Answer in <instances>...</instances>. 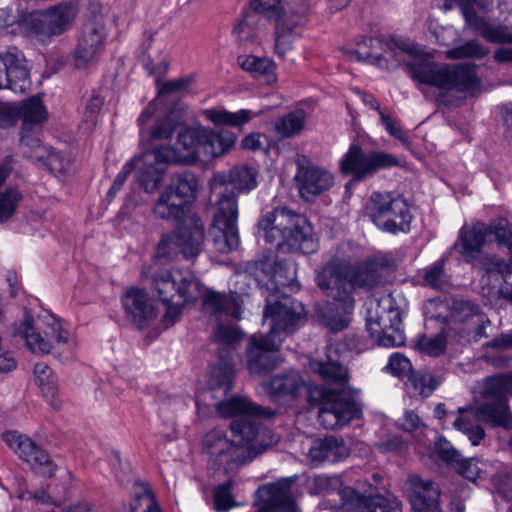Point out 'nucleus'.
I'll return each mask as SVG.
<instances>
[{
  "instance_id": "1",
  "label": "nucleus",
  "mask_w": 512,
  "mask_h": 512,
  "mask_svg": "<svg viewBox=\"0 0 512 512\" xmlns=\"http://www.w3.org/2000/svg\"><path fill=\"white\" fill-rule=\"evenodd\" d=\"M216 409L223 417L240 416L230 424L232 439H227L224 432L219 429L208 432L204 437V449L209 455V462L216 469L230 472L252 459L258 448H266L277 443L278 437L274 435L265 442L264 438L271 432L260 428L258 422L250 418L269 419L275 415V411L240 396L218 403Z\"/></svg>"
},
{
  "instance_id": "2",
  "label": "nucleus",
  "mask_w": 512,
  "mask_h": 512,
  "mask_svg": "<svg viewBox=\"0 0 512 512\" xmlns=\"http://www.w3.org/2000/svg\"><path fill=\"white\" fill-rule=\"evenodd\" d=\"M151 269L143 267L142 276L151 278L153 290L167 305L163 316V323L167 327L179 319L184 305L196 301L200 296L207 312L213 315L225 314L235 319L240 317L241 306L235 294H222L213 290H205L202 293L201 283L190 271L179 269L151 271Z\"/></svg>"
},
{
  "instance_id": "3",
  "label": "nucleus",
  "mask_w": 512,
  "mask_h": 512,
  "mask_svg": "<svg viewBox=\"0 0 512 512\" xmlns=\"http://www.w3.org/2000/svg\"><path fill=\"white\" fill-rule=\"evenodd\" d=\"M318 287L332 298L320 310L323 325L332 332L345 329L354 309L355 289L371 290L384 283L380 271L368 263L352 266L341 261H330L316 275Z\"/></svg>"
},
{
  "instance_id": "4",
  "label": "nucleus",
  "mask_w": 512,
  "mask_h": 512,
  "mask_svg": "<svg viewBox=\"0 0 512 512\" xmlns=\"http://www.w3.org/2000/svg\"><path fill=\"white\" fill-rule=\"evenodd\" d=\"M311 370L324 381L323 401L318 420L325 429L334 430L361 416L356 391L348 383L347 369L341 363L338 348L329 343L324 358L310 360Z\"/></svg>"
},
{
  "instance_id": "5",
  "label": "nucleus",
  "mask_w": 512,
  "mask_h": 512,
  "mask_svg": "<svg viewBox=\"0 0 512 512\" xmlns=\"http://www.w3.org/2000/svg\"><path fill=\"white\" fill-rule=\"evenodd\" d=\"M263 316L270 319V331L253 335L247 347V367L252 374L259 375L276 367L281 343L300 325L305 310L302 303L284 296L274 304L268 301Z\"/></svg>"
},
{
  "instance_id": "6",
  "label": "nucleus",
  "mask_w": 512,
  "mask_h": 512,
  "mask_svg": "<svg viewBox=\"0 0 512 512\" xmlns=\"http://www.w3.org/2000/svg\"><path fill=\"white\" fill-rule=\"evenodd\" d=\"M258 233L279 250L310 254L318 244L307 219L286 207L276 208L258 221Z\"/></svg>"
},
{
  "instance_id": "7",
  "label": "nucleus",
  "mask_w": 512,
  "mask_h": 512,
  "mask_svg": "<svg viewBox=\"0 0 512 512\" xmlns=\"http://www.w3.org/2000/svg\"><path fill=\"white\" fill-rule=\"evenodd\" d=\"M200 126L187 128L178 134L173 147L160 146L144 152V167L154 170L140 172V181L145 186L146 193L156 191L169 163H193L200 154Z\"/></svg>"
},
{
  "instance_id": "8",
  "label": "nucleus",
  "mask_w": 512,
  "mask_h": 512,
  "mask_svg": "<svg viewBox=\"0 0 512 512\" xmlns=\"http://www.w3.org/2000/svg\"><path fill=\"white\" fill-rule=\"evenodd\" d=\"M488 235V225L483 222H477L472 226L464 225L452 246L465 263L484 271L481 277L483 285L487 284L490 277H495V281L500 283L504 275L512 274V258L505 261L495 255L484 253L483 247Z\"/></svg>"
},
{
  "instance_id": "9",
  "label": "nucleus",
  "mask_w": 512,
  "mask_h": 512,
  "mask_svg": "<svg viewBox=\"0 0 512 512\" xmlns=\"http://www.w3.org/2000/svg\"><path fill=\"white\" fill-rule=\"evenodd\" d=\"M252 9L249 13H257L260 18L276 22L274 51L284 59L307 23V5L289 4L283 7L280 0H253Z\"/></svg>"
},
{
  "instance_id": "10",
  "label": "nucleus",
  "mask_w": 512,
  "mask_h": 512,
  "mask_svg": "<svg viewBox=\"0 0 512 512\" xmlns=\"http://www.w3.org/2000/svg\"><path fill=\"white\" fill-rule=\"evenodd\" d=\"M364 213L383 232L408 233L411 229L413 215L407 200L399 193L372 192L365 204Z\"/></svg>"
},
{
  "instance_id": "11",
  "label": "nucleus",
  "mask_w": 512,
  "mask_h": 512,
  "mask_svg": "<svg viewBox=\"0 0 512 512\" xmlns=\"http://www.w3.org/2000/svg\"><path fill=\"white\" fill-rule=\"evenodd\" d=\"M210 234L215 249L226 254L240 245L238 218L239 206L236 193L227 187L217 193L212 209Z\"/></svg>"
},
{
  "instance_id": "12",
  "label": "nucleus",
  "mask_w": 512,
  "mask_h": 512,
  "mask_svg": "<svg viewBox=\"0 0 512 512\" xmlns=\"http://www.w3.org/2000/svg\"><path fill=\"white\" fill-rule=\"evenodd\" d=\"M415 49L403 41H384L379 37L361 36L354 44L342 48L350 61L368 62L382 69H392L404 61V54H413Z\"/></svg>"
},
{
  "instance_id": "13",
  "label": "nucleus",
  "mask_w": 512,
  "mask_h": 512,
  "mask_svg": "<svg viewBox=\"0 0 512 512\" xmlns=\"http://www.w3.org/2000/svg\"><path fill=\"white\" fill-rule=\"evenodd\" d=\"M198 181L194 173L183 171L171 176L169 185L160 193L153 206L155 217L170 221L179 220L185 213V206L197 193Z\"/></svg>"
},
{
  "instance_id": "14",
  "label": "nucleus",
  "mask_w": 512,
  "mask_h": 512,
  "mask_svg": "<svg viewBox=\"0 0 512 512\" xmlns=\"http://www.w3.org/2000/svg\"><path fill=\"white\" fill-rule=\"evenodd\" d=\"M17 334L25 339L29 350L37 354H47L54 345L67 343L68 340V332L52 314H45L34 320L30 314L25 313Z\"/></svg>"
},
{
  "instance_id": "15",
  "label": "nucleus",
  "mask_w": 512,
  "mask_h": 512,
  "mask_svg": "<svg viewBox=\"0 0 512 512\" xmlns=\"http://www.w3.org/2000/svg\"><path fill=\"white\" fill-rule=\"evenodd\" d=\"M107 34L104 15L91 4L73 53L76 68H87L98 59L104 50Z\"/></svg>"
},
{
  "instance_id": "16",
  "label": "nucleus",
  "mask_w": 512,
  "mask_h": 512,
  "mask_svg": "<svg viewBox=\"0 0 512 512\" xmlns=\"http://www.w3.org/2000/svg\"><path fill=\"white\" fill-rule=\"evenodd\" d=\"M399 159L384 151L365 153L358 144L350 145L340 161L343 174L351 175L356 181L374 176L381 169L399 166Z\"/></svg>"
},
{
  "instance_id": "17",
  "label": "nucleus",
  "mask_w": 512,
  "mask_h": 512,
  "mask_svg": "<svg viewBox=\"0 0 512 512\" xmlns=\"http://www.w3.org/2000/svg\"><path fill=\"white\" fill-rule=\"evenodd\" d=\"M78 12L75 4L60 2L44 11L31 13L27 21L35 34L57 36L72 27Z\"/></svg>"
},
{
  "instance_id": "18",
  "label": "nucleus",
  "mask_w": 512,
  "mask_h": 512,
  "mask_svg": "<svg viewBox=\"0 0 512 512\" xmlns=\"http://www.w3.org/2000/svg\"><path fill=\"white\" fill-rule=\"evenodd\" d=\"M2 439L34 471L45 477L55 474L57 466L48 453L29 437L17 431H7L3 433Z\"/></svg>"
},
{
  "instance_id": "19",
  "label": "nucleus",
  "mask_w": 512,
  "mask_h": 512,
  "mask_svg": "<svg viewBox=\"0 0 512 512\" xmlns=\"http://www.w3.org/2000/svg\"><path fill=\"white\" fill-rule=\"evenodd\" d=\"M30 86L29 69L23 53L15 46L0 51V89L24 93Z\"/></svg>"
},
{
  "instance_id": "20",
  "label": "nucleus",
  "mask_w": 512,
  "mask_h": 512,
  "mask_svg": "<svg viewBox=\"0 0 512 512\" xmlns=\"http://www.w3.org/2000/svg\"><path fill=\"white\" fill-rule=\"evenodd\" d=\"M341 508L351 512H402L401 503L394 497L380 494L365 495L351 487L337 491Z\"/></svg>"
},
{
  "instance_id": "21",
  "label": "nucleus",
  "mask_w": 512,
  "mask_h": 512,
  "mask_svg": "<svg viewBox=\"0 0 512 512\" xmlns=\"http://www.w3.org/2000/svg\"><path fill=\"white\" fill-rule=\"evenodd\" d=\"M292 480L286 478L259 487L257 505L262 512H296L292 493Z\"/></svg>"
},
{
  "instance_id": "22",
  "label": "nucleus",
  "mask_w": 512,
  "mask_h": 512,
  "mask_svg": "<svg viewBox=\"0 0 512 512\" xmlns=\"http://www.w3.org/2000/svg\"><path fill=\"white\" fill-rule=\"evenodd\" d=\"M122 305L128 320L138 329L147 327L158 315L155 301L143 289L127 290L122 296Z\"/></svg>"
},
{
  "instance_id": "23",
  "label": "nucleus",
  "mask_w": 512,
  "mask_h": 512,
  "mask_svg": "<svg viewBox=\"0 0 512 512\" xmlns=\"http://www.w3.org/2000/svg\"><path fill=\"white\" fill-rule=\"evenodd\" d=\"M294 180L300 196L306 201L329 190L334 183V177L329 171L314 165H300Z\"/></svg>"
},
{
  "instance_id": "24",
  "label": "nucleus",
  "mask_w": 512,
  "mask_h": 512,
  "mask_svg": "<svg viewBox=\"0 0 512 512\" xmlns=\"http://www.w3.org/2000/svg\"><path fill=\"white\" fill-rule=\"evenodd\" d=\"M404 55H408L405 53ZM405 58V56H403ZM404 63V71L417 84L418 89L425 92L423 86L436 87L443 90L445 64H439L429 59L415 58Z\"/></svg>"
},
{
  "instance_id": "25",
  "label": "nucleus",
  "mask_w": 512,
  "mask_h": 512,
  "mask_svg": "<svg viewBox=\"0 0 512 512\" xmlns=\"http://www.w3.org/2000/svg\"><path fill=\"white\" fill-rule=\"evenodd\" d=\"M140 135L145 133L151 140H164L171 137L176 128V123L169 114L158 112L157 102L154 100L148 104L138 118Z\"/></svg>"
},
{
  "instance_id": "26",
  "label": "nucleus",
  "mask_w": 512,
  "mask_h": 512,
  "mask_svg": "<svg viewBox=\"0 0 512 512\" xmlns=\"http://www.w3.org/2000/svg\"><path fill=\"white\" fill-rule=\"evenodd\" d=\"M408 483L409 500L414 512H442L439 504L440 489L434 482L412 475Z\"/></svg>"
},
{
  "instance_id": "27",
  "label": "nucleus",
  "mask_w": 512,
  "mask_h": 512,
  "mask_svg": "<svg viewBox=\"0 0 512 512\" xmlns=\"http://www.w3.org/2000/svg\"><path fill=\"white\" fill-rule=\"evenodd\" d=\"M19 111V119H22L21 143L33 149L40 150V140L30 135L35 125H39L46 119V111L38 96H32L21 104H16Z\"/></svg>"
},
{
  "instance_id": "28",
  "label": "nucleus",
  "mask_w": 512,
  "mask_h": 512,
  "mask_svg": "<svg viewBox=\"0 0 512 512\" xmlns=\"http://www.w3.org/2000/svg\"><path fill=\"white\" fill-rule=\"evenodd\" d=\"M480 79L474 64L446 65L442 91H458L473 95L480 89Z\"/></svg>"
},
{
  "instance_id": "29",
  "label": "nucleus",
  "mask_w": 512,
  "mask_h": 512,
  "mask_svg": "<svg viewBox=\"0 0 512 512\" xmlns=\"http://www.w3.org/2000/svg\"><path fill=\"white\" fill-rule=\"evenodd\" d=\"M186 259L197 257L203 250L205 231L199 218H190L174 232Z\"/></svg>"
},
{
  "instance_id": "30",
  "label": "nucleus",
  "mask_w": 512,
  "mask_h": 512,
  "mask_svg": "<svg viewBox=\"0 0 512 512\" xmlns=\"http://www.w3.org/2000/svg\"><path fill=\"white\" fill-rule=\"evenodd\" d=\"M402 313L399 308L389 306L387 311L378 317L375 324L379 330L370 328L379 334V343L385 347L399 346L404 343L405 335L401 329Z\"/></svg>"
},
{
  "instance_id": "31",
  "label": "nucleus",
  "mask_w": 512,
  "mask_h": 512,
  "mask_svg": "<svg viewBox=\"0 0 512 512\" xmlns=\"http://www.w3.org/2000/svg\"><path fill=\"white\" fill-rule=\"evenodd\" d=\"M214 185L221 189L233 190L236 196L248 193L257 186V173L247 166H236L228 172H219L214 176Z\"/></svg>"
},
{
  "instance_id": "32",
  "label": "nucleus",
  "mask_w": 512,
  "mask_h": 512,
  "mask_svg": "<svg viewBox=\"0 0 512 512\" xmlns=\"http://www.w3.org/2000/svg\"><path fill=\"white\" fill-rule=\"evenodd\" d=\"M349 455V448L341 438L329 436L315 439L308 451V457L314 464L338 462Z\"/></svg>"
},
{
  "instance_id": "33",
  "label": "nucleus",
  "mask_w": 512,
  "mask_h": 512,
  "mask_svg": "<svg viewBox=\"0 0 512 512\" xmlns=\"http://www.w3.org/2000/svg\"><path fill=\"white\" fill-rule=\"evenodd\" d=\"M265 390L275 400H294L305 387L303 378L297 372L276 375L264 383Z\"/></svg>"
},
{
  "instance_id": "34",
  "label": "nucleus",
  "mask_w": 512,
  "mask_h": 512,
  "mask_svg": "<svg viewBox=\"0 0 512 512\" xmlns=\"http://www.w3.org/2000/svg\"><path fill=\"white\" fill-rule=\"evenodd\" d=\"M200 132V151L207 157L215 158L224 155L236 141L234 134L228 131L216 132L200 126Z\"/></svg>"
},
{
  "instance_id": "35",
  "label": "nucleus",
  "mask_w": 512,
  "mask_h": 512,
  "mask_svg": "<svg viewBox=\"0 0 512 512\" xmlns=\"http://www.w3.org/2000/svg\"><path fill=\"white\" fill-rule=\"evenodd\" d=\"M476 416L492 427L512 429V414L508 401H484L477 407Z\"/></svg>"
},
{
  "instance_id": "36",
  "label": "nucleus",
  "mask_w": 512,
  "mask_h": 512,
  "mask_svg": "<svg viewBox=\"0 0 512 512\" xmlns=\"http://www.w3.org/2000/svg\"><path fill=\"white\" fill-rule=\"evenodd\" d=\"M234 379L233 358L219 355L218 362L210 371L208 387L213 393L225 396L231 389Z\"/></svg>"
},
{
  "instance_id": "37",
  "label": "nucleus",
  "mask_w": 512,
  "mask_h": 512,
  "mask_svg": "<svg viewBox=\"0 0 512 512\" xmlns=\"http://www.w3.org/2000/svg\"><path fill=\"white\" fill-rule=\"evenodd\" d=\"M306 121L307 112L303 108H296L274 121V132L280 139L296 137L305 130Z\"/></svg>"
},
{
  "instance_id": "38",
  "label": "nucleus",
  "mask_w": 512,
  "mask_h": 512,
  "mask_svg": "<svg viewBox=\"0 0 512 512\" xmlns=\"http://www.w3.org/2000/svg\"><path fill=\"white\" fill-rule=\"evenodd\" d=\"M512 395V374H498L483 382L482 396L485 401H508Z\"/></svg>"
},
{
  "instance_id": "39",
  "label": "nucleus",
  "mask_w": 512,
  "mask_h": 512,
  "mask_svg": "<svg viewBox=\"0 0 512 512\" xmlns=\"http://www.w3.org/2000/svg\"><path fill=\"white\" fill-rule=\"evenodd\" d=\"M203 114L215 125H228L233 127H241L242 125L248 123L252 118L259 115V113L249 109H241L237 112L208 109L205 110Z\"/></svg>"
},
{
  "instance_id": "40",
  "label": "nucleus",
  "mask_w": 512,
  "mask_h": 512,
  "mask_svg": "<svg viewBox=\"0 0 512 512\" xmlns=\"http://www.w3.org/2000/svg\"><path fill=\"white\" fill-rule=\"evenodd\" d=\"M237 61L241 68L252 74L253 77H266V82L269 84L275 82V64L272 60L265 57L246 55L239 56Z\"/></svg>"
},
{
  "instance_id": "41",
  "label": "nucleus",
  "mask_w": 512,
  "mask_h": 512,
  "mask_svg": "<svg viewBox=\"0 0 512 512\" xmlns=\"http://www.w3.org/2000/svg\"><path fill=\"white\" fill-rule=\"evenodd\" d=\"M153 168H154V165L152 166V168L144 167V152L141 155L134 157L133 159L128 161L123 166L122 170L118 173L112 186L110 187V189L107 192V196L112 198L121 189V187L125 183L128 175L134 170H135V178H136L138 184L145 191V186L140 181V174H141L140 172H142L143 170L152 172L154 170Z\"/></svg>"
},
{
  "instance_id": "42",
  "label": "nucleus",
  "mask_w": 512,
  "mask_h": 512,
  "mask_svg": "<svg viewBox=\"0 0 512 512\" xmlns=\"http://www.w3.org/2000/svg\"><path fill=\"white\" fill-rule=\"evenodd\" d=\"M240 330L232 325H219L214 333V341L220 345L219 355L222 353L224 357L233 358V350L236 344L241 340Z\"/></svg>"
},
{
  "instance_id": "43",
  "label": "nucleus",
  "mask_w": 512,
  "mask_h": 512,
  "mask_svg": "<svg viewBox=\"0 0 512 512\" xmlns=\"http://www.w3.org/2000/svg\"><path fill=\"white\" fill-rule=\"evenodd\" d=\"M261 22L257 13L248 12L234 27L233 33L241 43H254L259 38Z\"/></svg>"
},
{
  "instance_id": "44",
  "label": "nucleus",
  "mask_w": 512,
  "mask_h": 512,
  "mask_svg": "<svg viewBox=\"0 0 512 512\" xmlns=\"http://www.w3.org/2000/svg\"><path fill=\"white\" fill-rule=\"evenodd\" d=\"M440 376L434 375L428 371H413L409 375L408 383L414 391L422 397H429L441 384Z\"/></svg>"
},
{
  "instance_id": "45",
  "label": "nucleus",
  "mask_w": 512,
  "mask_h": 512,
  "mask_svg": "<svg viewBox=\"0 0 512 512\" xmlns=\"http://www.w3.org/2000/svg\"><path fill=\"white\" fill-rule=\"evenodd\" d=\"M489 53V48L477 40H469L447 51L450 59L474 58L482 59Z\"/></svg>"
},
{
  "instance_id": "46",
  "label": "nucleus",
  "mask_w": 512,
  "mask_h": 512,
  "mask_svg": "<svg viewBox=\"0 0 512 512\" xmlns=\"http://www.w3.org/2000/svg\"><path fill=\"white\" fill-rule=\"evenodd\" d=\"M36 383L44 396H54L57 387V376L45 363L39 362L34 366Z\"/></svg>"
},
{
  "instance_id": "47",
  "label": "nucleus",
  "mask_w": 512,
  "mask_h": 512,
  "mask_svg": "<svg viewBox=\"0 0 512 512\" xmlns=\"http://www.w3.org/2000/svg\"><path fill=\"white\" fill-rule=\"evenodd\" d=\"M179 245L174 233L162 235L154 255V265H163L171 261L178 253Z\"/></svg>"
},
{
  "instance_id": "48",
  "label": "nucleus",
  "mask_w": 512,
  "mask_h": 512,
  "mask_svg": "<svg viewBox=\"0 0 512 512\" xmlns=\"http://www.w3.org/2000/svg\"><path fill=\"white\" fill-rule=\"evenodd\" d=\"M296 263L291 259H283L275 262L274 280L282 286H288L292 289L298 288L296 280Z\"/></svg>"
},
{
  "instance_id": "49",
  "label": "nucleus",
  "mask_w": 512,
  "mask_h": 512,
  "mask_svg": "<svg viewBox=\"0 0 512 512\" xmlns=\"http://www.w3.org/2000/svg\"><path fill=\"white\" fill-rule=\"evenodd\" d=\"M479 35L487 42L494 44H512V27L506 25L492 26L483 23Z\"/></svg>"
},
{
  "instance_id": "50",
  "label": "nucleus",
  "mask_w": 512,
  "mask_h": 512,
  "mask_svg": "<svg viewBox=\"0 0 512 512\" xmlns=\"http://www.w3.org/2000/svg\"><path fill=\"white\" fill-rule=\"evenodd\" d=\"M445 261L440 259L423 270L422 279L424 285L433 289H441L448 282V276L444 269Z\"/></svg>"
},
{
  "instance_id": "51",
  "label": "nucleus",
  "mask_w": 512,
  "mask_h": 512,
  "mask_svg": "<svg viewBox=\"0 0 512 512\" xmlns=\"http://www.w3.org/2000/svg\"><path fill=\"white\" fill-rule=\"evenodd\" d=\"M453 426L465 434L473 446H477L485 437V431L479 424H474L472 420L465 416L459 415L453 422Z\"/></svg>"
},
{
  "instance_id": "52",
  "label": "nucleus",
  "mask_w": 512,
  "mask_h": 512,
  "mask_svg": "<svg viewBox=\"0 0 512 512\" xmlns=\"http://www.w3.org/2000/svg\"><path fill=\"white\" fill-rule=\"evenodd\" d=\"M21 199L22 194L15 188H7L0 193V223L11 218Z\"/></svg>"
},
{
  "instance_id": "53",
  "label": "nucleus",
  "mask_w": 512,
  "mask_h": 512,
  "mask_svg": "<svg viewBox=\"0 0 512 512\" xmlns=\"http://www.w3.org/2000/svg\"><path fill=\"white\" fill-rule=\"evenodd\" d=\"M489 234L495 236L496 241L503 246H506L512 259V227L507 219L500 218L488 225Z\"/></svg>"
},
{
  "instance_id": "54",
  "label": "nucleus",
  "mask_w": 512,
  "mask_h": 512,
  "mask_svg": "<svg viewBox=\"0 0 512 512\" xmlns=\"http://www.w3.org/2000/svg\"><path fill=\"white\" fill-rule=\"evenodd\" d=\"M458 473L469 481H476L480 474L484 471L485 463L481 462L477 458L463 459L460 456V460L452 465Z\"/></svg>"
},
{
  "instance_id": "55",
  "label": "nucleus",
  "mask_w": 512,
  "mask_h": 512,
  "mask_svg": "<svg viewBox=\"0 0 512 512\" xmlns=\"http://www.w3.org/2000/svg\"><path fill=\"white\" fill-rule=\"evenodd\" d=\"M131 512H161L152 491L147 485H142V492L133 499Z\"/></svg>"
},
{
  "instance_id": "56",
  "label": "nucleus",
  "mask_w": 512,
  "mask_h": 512,
  "mask_svg": "<svg viewBox=\"0 0 512 512\" xmlns=\"http://www.w3.org/2000/svg\"><path fill=\"white\" fill-rule=\"evenodd\" d=\"M104 104V100L100 95L93 94L85 103L83 112V125L86 130L93 129L99 118V113Z\"/></svg>"
},
{
  "instance_id": "57",
  "label": "nucleus",
  "mask_w": 512,
  "mask_h": 512,
  "mask_svg": "<svg viewBox=\"0 0 512 512\" xmlns=\"http://www.w3.org/2000/svg\"><path fill=\"white\" fill-rule=\"evenodd\" d=\"M214 502L218 511H228L234 506L232 497V481L229 480L223 484L218 485L214 489Z\"/></svg>"
},
{
  "instance_id": "58",
  "label": "nucleus",
  "mask_w": 512,
  "mask_h": 512,
  "mask_svg": "<svg viewBox=\"0 0 512 512\" xmlns=\"http://www.w3.org/2000/svg\"><path fill=\"white\" fill-rule=\"evenodd\" d=\"M419 348L431 356H439L442 354L446 347V338L442 334L434 337L423 336L418 341Z\"/></svg>"
},
{
  "instance_id": "59",
  "label": "nucleus",
  "mask_w": 512,
  "mask_h": 512,
  "mask_svg": "<svg viewBox=\"0 0 512 512\" xmlns=\"http://www.w3.org/2000/svg\"><path fill=\"white\" fill-rule=\"evenodd\" d=\"M380 120L382 126L390 136L399 140L405 147L410 146L411 143L409 138L402 131L398 123L389 114H386L385 112H380Z\"/></svg>"
},
{
  "instance_id": "60",
  "label": "nucleus",
  "mask_w": 512,
  "mask_h": 512,
  "mask_svg": "<svg viewBox=\"0 0 512 512\" xmlns=\"http://www.w3.org/2000/svg\"><path fill=\"white\" fill-rule=\"evenodd\" d=\"M436 450L439 457L451 466L460 460V453L444 438L438 439Z\"/></svg>"
},
{
  "instance_id": "61",
  "label": "nucleus",
  "mask_w": 512,
  "mask_h": 512,
  "mask_svg": "<svg viewBox=\"0 0 512 512\" xmlns=\"http://www.w3.org/2000/svg\"><path fill=\"white\" fill-rule=\"evenodd\" d=\"M410 368V361L400 353H393L385 366V370L398 377Z\"/></svg>"
},
{
  "instance_id": "62",
  "label": "nucleus",
  "mask_w": 512,
  "mask_h": 512,
  "mask_svg": "<svg viewBox=\"0 0 512 512\" xmlns=\"http://www.w3.org/2000/svg\"><path fill=\"white\" fill-rule=\"evenodd\" d=\"M19 120L17 105L0 101V127L6 128L14 125Z\"/></svg>"
},
{
  "instance_id": "63",
  "label": "nucleus",
  "mask_w": 512,
  "mask_h": 512,
  "mask_svg": "<svg viewBox=\"0 0 512 512\" xmlns=\"http://www.w3.org/2000/svg\"><path fill=\"white\" fill-rule=\"evenodd\" d=\"M398 426L407 431L412 432L425 426L420 416L413 410L405 411L403 417L398 420Z\"/></svg>"
},
{
  "instance_id": "64",
  "label": "nucleus",
  "mask_w": 512,
  "mask_h": 512,
  "mask_svg": "<svg viewBox=\"0 0 512 512\" xmlns=\"http://www.w3.org/2000/svg\"><path fill=\"white\" fill-rule=\"evenodd\" d=\"M485 348H490L497 351L512 350V330L501 333L494 337L492 340L484 344Z\"/></svg>"
}]
</instances>
